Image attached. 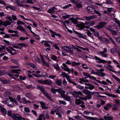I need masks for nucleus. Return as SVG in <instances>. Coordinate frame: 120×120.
Wrapping results in <instances>:
<instances>
[{
    "label": "nucleus",
    "mask_w": 120,
    "mask_h": 120,
    "mask_svg": "<svg viewBox=\"0 0 120 120\" xmlns=\"http://www.w3.org/2000/svg\"><path fill=\"white\" fill-rule=\"evenodd\" d=\"M13 98H11L7 99L6 101H2V103L4 104H6L9 107H13L15 105L13 103Z\"/></svg>",
    "instance_id": "nucleus-1"
},
{
    "label": "nucleus",
    "mask_w": 120,
    "mask_h": 120,
    "mask_svg": "<svg viewBox=\"0 0 120 120\" xmlns=\"http://www.w3.org/2000/svg\"><path fill=\"white\" fill-rule=\"evenodd\" d=\"M62 49L67 52L70 53L71 54H73V49L71 47L68 46H63L61 48Z\"/></svg>",
    "instance_id": "nucleus-2"
},
{
    "label": "nucleus",
    "mask_w": 120,
    "mask_h": 120,
    "mask_svg": "<svg viewBox=\"0 0 120 120\" xmlns=\"http://www.w3.org/2000/svg\"><path fill=\"white\" fill-rule=\"evenodd\" d=\"M104 71V68H102L99 69L97 70V72L95 74L98 75V76L103 77L105 75V73L103 72Z\"/></svg>",
    "instance_id": "nucleus-3"
},
{
    "label": "nucleus",
    "mask_w": 120,
    "mask_h": 120,
    "mask_svg": "<svg viewBox=\"0 0 120 120\" xmlns=\"http://www.w3.org/2000/svg\"><path fill=\"white\" fill-rule=\"evenodd\" d=\"M71 94L75 97L76 98H79L80 99H81L82 98L79 97V96H84L83 95L82 93L80 91H74L73 92H72L71 93Z\"/></svg>",
    "instance_id": "nucleus-4"
},
{
    "label": "nucleus",
    "mask_w": 120,
    "mask_h": 120,
    "mask_svg": "<svg viewBox=\"0 0 120 120\" xmlns=\"http://www.w3.org/2000/svg\"><path fill=\"white\" fill-rule=\"evenodd\" d=\"M82 116L86 119L90 120H104L103 118H101L99 119L96 117H93L86 116L82 114Z\"/></svg>",
    "instance_id": "nucleus-5"
},
{
    "label": "nucleus",
    "mask_w": 120,
    "mask_h": 120,
    "mask_svg": "<svg viewBox=\"0 0 120 120\" xmlns=\"http://www.w3.org/2000/svg\"><path fill=\"white\" fill-rule=\"evenodd\" d=\"M106 24V22H101L99 23L98 25L97 26H95V27L99 29H100L105 26Z\"/></svg>",
    "instance_id": "nucleus-6"
},
{
    "label": "nucleus",
    "mask_w": 120,
    "mask_h": 120,
    "mask_svg": "<svg viewBox=\"0 0 120 120\" xmlns=\"http://www.w3.org/2000/svg\"><path fill=\"white\" fill-rule=\"evenodd\" d=\"M10 93L8 91H7L3 95V97L5 99L10 98H12L10 97Z\"/></svg>",
    "instance_id": "nucleus-7"
},
{
    "label": "nucleus",
    "mask_w": 120,
    "mask_h": 120,
    "mask_svg": "<svg viewBox=\"0 0 120 120\" xmlns=\"http://www.w3.org/2000/svg\"><path fill=\"white\" fill-rule=\"evenodd\" d=\"M97 17L96 15H93L89 16H84L83 17L84 19L87 20H91Z\"/></svg>",
    "instance_id": "nucleus-8"
},
{
    "label": "nucleus",
    "mask_w": 120,
    "mask_h": 120,
    "mask_svg": "<svg viewBox=\"0 0 120 120\" xmlns=\"http://www.w3.org/2000/svg\"><path fill=\"white\" fill-rule=\"evenodd\" d=\"M61 67L63 69H64V71L70 73V69L65 64H63L61 66Z\"/></svg>",
    "instance_id": "nucleus-9"
},
{
    "label": "nucleus",
    "mask_w": 120,
    "mask_h": 120,
    "mask_svg": "<svg viewBox=\"0 0 120 120\" xmlns=\"http://www.w3.org/2000/svg\"><path fill=\"white\" fill-rule=\"evenodd\" d=\"M49 30L51 32V34L52 37L54 38L55 37V35L58 36L59 37H61L59 33L57 34L56 32H54L53 31L51 30Z\"/></svg>",
    "instance_id": "nucleus-10"
},
{
    "label": "nucleus",
    "mask_w": 120,
    "mask_h": 120,
    "mask_svg": "<svg viewBox=\"0 0 120 120\" xmlns=\"http://www.w3.org/2000/svg\"><path fill=\"white\" fill-rule=\"evenodd\" d=\"M57 9V8L53 7L49 9L47 11L48 13L51 14L54 13L55 10H56Z\"/></svg>",
    "instance_id": "nucleus-11"
},
{
    "label": "nucleus",
    "mask_w": 120,
    "mask_h": 120,
    "mask_svg": "<svg viewBox=\"0 0 120 120\" xmlns=\"http://www.w3.org/2000/svg\"><path fill=\"white\" fill-rule=\"evenodd\" d=\"M10 22L8 21L5 22L2 21L1 20H0V26L1 25H4L5 26H6L8 25L11 24Z\"/></svg>",
    "instance_id": "nucleus-12"
},
{
    "label": "nucleus",
    "mask_w": 120,
    "mask_h": 120,
    "mask_svg": "<svg viewBox=\"0 0 120 120\" xmlns=\"http://www.w3.org/2000/svg\"><path fill=\"white\" fill-rule=\"evenodd\" d=\"M76 46H73V47L74 49L76 50L78 52H81L82 51V50H81L79 49V48L82 50H85V49L83 47L77 45H76Z\"/></svg>",
    "instance_id": "nucleus-13"
},
{
    "label": "nucleus",
    "mask_w": 120,
    "mask_h": 120,
    "mask_svg": "<svg viewBox=\"0 0 120 120\" xmlns=\"http://www.w3.org/2000/svg\"><path fill=\"white\" fill-rule=\"evenodd\" d=\"M12 117L16 120H20L22 118L21 116L19 114H16L13 115L12 116Z\"/></svg>",
    "instance_id": "nucleus-14"
},
{
    "label": "nucleus",
    "mask_w": 120,
    "mask_h": 120,
    "mask_svg": "<svg viewBox=\"0 0 120 120\" xmlns=\"http://www.w3.org/2000/svg\"><path fill=\"white\" fill-rule=\"evenodd\" d=\"M43 94L49 100L51 101H53V100L50 97L49 94L47 91H44L43 92Z\"/></svg>",
    "instance_id": "nucleus-15"
},
{
    "label": "nucleus",
    "mask_w": 120,
    "mask_h": 120,
    "mask_svg": "<svg viewBox=\"0 0 120 120\" xmlns=\"http://www.w3.org/2000/svg\"><path fill=\"white\" fill-rule=\"evenodd\" d=\"M95 23V22L94 21H89L87 22H85V24L86 25H89L90 26H92Z\"/></svg>",
    "instance_id": "nucleus-16"
},
{
    "label": "nucleus",
    "mask_w": 120,
    "mask_h": 120,
    "mask_svg": "<svg viewBox=\"0 0 120 120\" xmlns=\"http://www.w3.org/2000/svg\"><path fill=\"white\" fill-rule=\"evenodd\" d=\"M21 101L24 104H26L27 103H30L31 101H30L27 100L26 98L25 97H23Z\"/></svg>",
    "instance_id": "nucleus-17"
},
{
    "label": "nucleus",
    "mask_w": 120,
    "mask_h": 120,
    "mask_svg": "<svg viewBox=\"0 0 120 120\" xmlns=\"http://www.w3.org/2000/svg\"><path fill=\"white\" fill-rule=\"evenodd\" d=\"M41 43L43 44L44 45H45L47 47L50 48V47L51 46L50 45L48 44V41H43Z\"/></svg>",
    "instance_id": "nucleus-18"
},
{
    "label": "nucleus",
    "mask_w": 120,
    "mask_h": 120,
    "mask_svg": "<svg viewBox=\"0 0 120 120\" xmlns=\"http://www.w3.org/2000/svg\"><path fill=\"white\" fill-rule=\"evenodd\" d=\"M112 106V104L111 103H108L104 106V108L105 110H108Z\"/></svg>",
    "instance_id": "nucleus-19"
},
{
    "label": "nucleus",
    "mask_w": 120,
    "mask_h": 120,
    "mask_svg": "<svg viewBox=\"0 0 120 120\" xmlns=\"http://www.w3.org/2000/svg\"><path fill=\"white\" fill-rule=\"evenodd\" d=\"M87 9L89 11L90 13L92 14H94V9L90 6H88L87 8Z\"/></svg>",
    "instance_id": "nucleus-20"
},
{
    "label": "nucleus",
    "mask_w": 120,
    "mask_h": 120,
    "mask_svg": "<svg viewBox=\"0 0 120 120\" xmlns=\"http://www.w3.org/2000/svg\"><path fill=\"white\" fill-rule=\"evenodd\" d=\"M80 98L79 99H77L75 100V103L78 105H80L81 104H84L83 101H82L81 100Z\"/></svg>",
    "instance_id": "nucleus-21"
},
{
    "label": "nucleus",
    "mask_w": 120,
    "mask_h": 120,
    "mask_svg": "<svg viewBox=\"0 0 120 120\" xmlns=\"http://www.w3.org/2000/svg\"><path fill=\"white\" fill-rule=\"evenodd\" d=\"M57 92L61 94V96L62 95H64L65 93L64 91L61 88L57 89Z\"/></svg>",
    "instance_id": "nucleus-22"
},
{
    "label": "nucleus",
    "mask_w": 120,
    "mask_h": 120,
    "mask_svg": "<svg viewBox=\"0 0 120 120\" xmlns=\"http://www.w3.org/2000/svg\"><path fill=\"white\" fill-rule=\"evenodd\" d=\"M16 28L21 31L26 32V30L24 27L20 25L16 27Z\"/></svg>",
    "instance_id": "nucleus-23"
},
{
    "label": "nucleus",
    "mask_w": 120,
    "mask_h": 120,
    "mask_svg": "<svg viewBox=\"0 0 120 120\" xmlns=\"http://www.w3.org/2000/svg\"><path fill=\"white\" fill-rule=\"evenodd\" d=\"M61 75L63 77H66L68 81L70 78L68 75L64 72H62Z\"/></svg>",
    "instance_id": "nucleus-24"
},
{
    "label": "nucleus",
    "mask_w": 120,
    "mask_h": 120,
    "mask_svg": "<svg viewBox=\"0 0 120 120\" xmlns=\"http://www.w3.org/2000/svg\"><path fill=\"white\" fill-rule=\"evenodd\" d=\"M52 83V81L50 79H47L44 80V84L49 85Z\"/></svg>",
    "instance_id": "nucleus-25"
},
{
    "label": "nucleus",
    "mask_w": 120,
    "mask_h": 120,
    "mask_svg": "<svg viewBox=\"0 0 120 120\" xmlns=\"http://www.w3.org/2000/svg\"><path fill=\"white\" fill-rule=\"evenodd\" d=\"M87 96L85 97L82 98L81 99L85 100H87V99H90L91 98L92 96L90 94H87Z\"/></svg>",
    "instance_id": "nucleus-26"
},
{
    "label": "nucleus",
    "mask_w": 120,
    "mask_h": 120,
    "mask_svg": "<svg viewBox=\"0 0 120 120\" xmlns=\"http://www.w3.org/2000/svg\"><path fill=\"white\" fill-rule=\"evenodd\" d=\"M91 58L94 59H95L96 60L98 61V62L99 63H101V59L100 58H99L96 56H91Z\"/></svg>",
    "instance_id": "nucleus-27"
},
{
    "label": "nucleus",
    "mask_w": 120,
    "mask_h": 120,
    "mask_svg": "<svg viewBox=\"0 0 120 120\" xmlns=\"http://www.w3.org/2000/svg\"><path fill=\"white\" fill-rule=\"evenodd\" d=\"M21 71V70L20 69H13L11 70V72L12 73H15L17 74H20V73L19 72Z\"/></svg>",
    "instance_id": "nucleus-28"
},
{
    "label": "nucleus",
    "mask_w": 120,
    "mask_h": 120,
    "mask_svg": "<svg viewBox=\"0 0 120 120\" xmlns=\"http://www.w3.org/2000/svg\"><path fill=\"white\" fill-rule=\"evenodd\" d=\"M69 20L71 21V22L74 24H76L78 23L77 20L75 19L74 17L70 18L69 19Z\"/></svg>",
    "instance_id": "nucleus-29"
},
{
    "label": "nucleus",
    "mask_w": 120,
    "mask_h": 120,
    "mask_svg": "<svg viewBox=\"0 0 120 120\" xmlns=\"http://www.w3.org/2000/svg\"><path fill=\"white\" fill-rule=\"evenodd\" d=\"M107 67H106V69L109 71H112L114 69L113 66L110 64H108L107 65Z\"/></svg>",
    "instance_id": "nucleus-30"
},
{
    "label": "nucleus",
    "mask_w": 120,
    "mask_h": 120,
    "mask_svg": "<svg viewBox=\"0 0 120 120\" xmlns=\"http://www.w3.org/2000/svg\"><path fill=\"white\" fill-rule=\"evenodd\" d=\"M61 97L64 99L65 100L67 101H69L70 100L71 98L69 96L64 95H62Z\"/></svg>",
    "instance_id": "nucleus-31"
},
{
    "label": "nucleus",
    "mask_w": 120,
    "mask_h": 120,
    "mask_svg": "<svg viewBox=\"0 0 120 120\" xmlns=\"http://www.w3.org/2000/svg\"><path fill=\"white\" fill-rule=\"evenodd\" d=\"M44 116V115L41 114L39 116V118H37L36 120H45V118Z\"/></svg>",
    "instance_id": "nucleus-32"
},
{
    "label": "nucleus",
    "mask_w": 120,
    "mask_h": 120,
    "mask_svg": "<svg viewBox=\"0 0 120 120\" xmlns=\"http://www.w3.org/2000/svg\"><path fill=\"white\" fill-rule=\"evenodd\" d=\"M1 112L4 116H5L7 112L5 108L3 107L1 109Z\"/></svg>",
    "instance_id": "nucleus-33"
},
{
    "label": "nucleus",
    "mask_w": 120,
    "mask_h": 120,
    "mask_svg": "<svg viewBox=\"0 0 120 120\" xmlns=\"http://www.w3.org/2000/svg\"><path fill=\"white\" fill-rule=\"evenodd\" d=\"M27 64L28 65H30L32 68H33L34 69L36 70H37V68L34 64L30 63H27Z\"/></svg>",
    "instance_id": "nucleus-34"
},
{
    "label": "nucleus",
    "mask_w": 120,
    "mask_h": 120,
    "mask_svg": "<svg viewBox=\"0 0 120 120\" xmlns=\"http://www.w3.org/2000/svg\"><path fill=\"white\" fill-rule=\"evenodd\" d=\"M87 34V35L91 38L92 39H94V38L93 36L92 35V34L90 32V31H88L87 32H86Z\"/></svg>",
    "instance_id": "nucleus-35"
},
{
    "label": "nucleus",
    "mask_w": 120,
    "mask_h": 120,
    "mask_svg": "<svg viewBox=\"0 0 120 120\" xmlns=\"http://www.w3.org/2000/svg\"><path fill=\"white\" fill-rule=\"evenodd\" d=\"M93 33L95 36L96 37H98L99 39H101L102 37L101 36H99V34L97 31H95Z\"/></svg>",
    "instance_id": "nucleus-36"
},
{
    "label": "nucleus",
    "mask_w": 120,
    "mask_h": 120,
    "mask_svg": "<svg viewBox=\"0 0 120 120\" xmlns=\"http://www.w3.org/2000/svg\"><path fill=\"white\" fill-rule=\"evenodd\" d=\"M52 66L57 70H59L60 69L57 63L53 64Z\"/></svg>",
    "instance_id": "nucleus-37"
},
{
    "label": "nucleus",
    "mask_w": 120,
    "mask_h": 120,
    "mask_svg": "<svg viewBox=\"0 0 120 120\" xmlns=\"http://www.w3.org/2000/svg\"><path fill=\"white\" fill-rule=\"evenodd\" d=\"M15 2L20 7H23L24 5L20 3V0H15Z\"/></svg>",
    "instance_id": "nucleus-38"
},
{
    "label": "nucleus",
    "mask_w": 120,
    "mask_h": 120,
    "mask_svg": "<svg viewBox=\"0 0 120 120\" xmlns=\"http://www.w3.org/2000/svg\"><path fill=\"white\" fill-rule=\"evenodd\" d=\"M99 54L101 55L102 57H107L108 56V54L103 53V52H100Z\"/></svg>",
    "instance_id": "nucleus-39"
},
{
    "label": "nucleus",
    "mask_w": 120,
    "mask_h": 120,
    "mask_svg": "<svg viewBox=\"0 0 120 120\" xmlns=\"http://www.w3.org/2000/svg\"><path fill=\"white\" fill-rule=\"evenodd\" d=\"M104 117L105 120H112L113 119L112 117L107 116V115L105 116Z\"/></svg>",
    "instance_id": "nucleus-40"
},
{
    "label": "nucleus",
    "mask_w": 120,
    "mask_h": 120,
    "mask_svg": "<svg viewBox=\"0 0 120 120\" xmlns=\"http://www.w3.org/2000/svg\"><path fill=\"white\" fill-rule=\"evenodd\" d=\"M81 64V63L80 62H77L75 61H73L71 63V65L72 66H75L79 65Z\"/></svg>",
    "instance_id": "nucleus-41"
},
{
    "label": "nucleus",
    "mask_w": 120,
    "mask_h": 120,
    "mask_svg": "<svg viewBox=\"0 0 120 120\" xmlns=\"http://www.w3.org/2000/svg\"><path fill=\"white\" fill-rule=\"evenodd\" d=\"M5 47L4 46L1 45L0 47V52H4L5 50Z\"/></svg>",
    "instance_id": "nucleus-42"
},
{
    "label": "nucleus",
    "mask_w": 120,
    "mask_h": 120,
    "mask_svg": "<svg viewBox=\"0 0 120 120\" xmlns=\"http://www.w3.org/2000/svg\"><path fill=\"white\" fill-rule=\"evenodd\" d=\"M109 30L110 32L113 35H115L117 34L116 32L115 31L111 29H109Z\"/></svg>",
    "instance_id": "nucleus-43"
},
{
    "label": "nucleus",
    "mask_w": 120,
    "mask_h": 120,
    "mask_svg": "<svg viewBox=\"0 0 120 120\" xmlns=\"http://www.w3.org/2000/svg\"><path fill=\"white\" fill-rule=\"evenodd\" d=\"M56 84L57 85L60 86L61 84V81L60 79L59 80H56L55 82Z\"/></svg>",
    "instance_id": "nucleus-44"
},
{
    "label": "nucleus",
    "mask_w": 120,
    "mask_h": 120,
    "mask_svg": "<svg viewBox=\"0 0 120 120\" xmlns=\"http://www.w3.org/2000/svg\"><path fill=\"white\" fill-rule=\"evenodd\" d=\"M38 89L41 92H43L45 91L44 88L41 86H38L37 87Z\"/></svg>",
    "instance_id": "nucleus-45"
},
{
    "label": "nucleus",
    "mask_w": 120,
    "mask_h": 120,
    "mask_svg": "<svg viewBox=\"0 0 120 120\" xmlns=\"http://www.w3.org/2000/svg\"><path fill=\"white\" fill-rule=\"evenodd\" d=\"M107 63L108 64H111L112 63V62L110 60H109V61H106V60H103V59H101V63Z\"/></svg>",
    "instance_id": "nucleus-46"
},
{
    "label": "nucleus",
    "mask_w": 120,
    "mask_h": 120,
    "mask_svg": "<svg viewBox=\"0 0 120 120\" xmlns=\"http://www.w3.org/2000/svg\"><path fill=\"white\" fill-rule=\"evenodd\" d=\"M5 8L7 9H8L10 8L13 10H14L15 9L14 7L13 6H12L10 5L7 6L5 7Z\"/></svg>",
    "instance_id": "nucleus-47"
},
{
    "label": "nucleus",
    "mask_w": 120,
    "mask_h": 120,
    "mask_svg": "<svg viewBox=\"0 0 120 120\" xmlns=\"http://www.w3.org/2000/svg\"><path fill=\"white\" fill-rule=\"evenodd\" d=\"M83 92L84 93L86 94H90V92L87 90L85 89H84L83 90Z\"/></svg>",
    "instance_id": "nucleus-48"
},
{
    "label": "nucleus",
    "mask_w": 120,
    "mask_h": 120,
    "mask_svg": "<svg viewBox=\"0 0 120 120\" xmlns=\"http://www.w3.org/2000/svg\"><path fill=\"white\" fill-rule=\"evenodd\" d=\"M11 48V47L10 46H9L8 47H6V50L11 54H14L12 53V51Z\"/></svg>",
    "instance_id": "nucleus-49"
},
{
    "label": "nucleus",
    "mask_w": 120,
    "mask_h": 120,
    "mask_svg": "<svg viewBox=\"0 0 120 120\" xmlns=\"http://www.w3.org/2000/svg\"><path fill=\"white\" fill-rule=\"evenodd\" d=\"M68 81L69 82V83L72 84L74 86H76L77 85V84L76 83L74 82L73 81L71 80L70 78L69 79H68Z\"/></svg>",
    "instance_id": "nucleus-50"
},
{
    "label": "nucleus",
    "mask_w": 120,
    "mask_h": 120,
    "mask_svg": "<svg viewBox=\"0 0 120 120\" xmlns=\"http://www.w3.org/2000/svg\"><path fill=\"white\" fill-rule=\"evenodd\" d=\"M106 94L109 97H112L114 98H116L117 97V96L114 94H111L106 93Z\"/></svg>",
    "instance_id": "nucleus-51"
},
{
    "label": "nucleus",
    "mask_w": 120,
    "mask_h": 120,
    "mask_svg": "<svg viewBox=\"0 0 120 120\" xmlns=\"http://www.w3.org/2000/svg\"><path fill=\"white\" fill-rule=\"evenodd\" d=\"M18 45H19L21 46L22 47H26L28 46L25 43H19L18 44Z\"/></svg>",
    "instance_id": "nucleus-52"
},
{
    "label": "nucleus",
    "mask_w": 120,
    "mask_h": 120,
    "mask_svg": "<svg viewBox=\"0 0 120 120\" xmlns=\"http://www.w3.org/2000/svg\"><path fill=\"white\" fill-rule=\"evenodd\" d=\"M1 82L4 84H6L9 83L10 82V81L9 80H0Z\"/></svg>",
    "instance_id": "nucleus-53"
},
{
    "label": "nucleus",
    "mask_w": 120,
    "mask_h": 120,
    "mask_svg": "<svg viewBox=\"0 0 120 120\" xmlns=\"http://www.w3.org/2000/svg\"><path fill=\"white\" fill-rule=\"evenodd\" d=\"M25 95L28 98H31L33 96L32 94L30 93H26L25 94Z\"/></svg>",
    "instance_id": "nucleus-54"
},
{
    "label": "nucleus",
    "mask_w": 120,
    "mask_h": 120,
    "mask_svg": "<svg viewBox=\"0 0 120 120\" xmlns=\"http://www.w3.org/2000/svg\"><path fill=\"white\" fill-rule=\"evenodd\" d=\"M8 31L10 33H14L16 34H17L18 33V32L17 30H8Z\"/></svg>",
    "instance_id": "nucleus-55"
},
{
    "label": "nucleus",
    "mask_w": 120,
    "mask_h": 120,
    "mask_svg": "<svg viewBox=\"0 0 120 120\" xmlns=\"http://www.w3.org/2000/svg\"><path fill=\"white\" fill-rule=\"evenodd\" d=\"M29 39V38L28 37H20L19 38V39L21 41H24L26 39Z\"/></svg>",
    "instance_id": "nucleus-56"
},
{
    "label": "nucleus",
    "mask_w": 120,
    "mask_h": 120,
    "mask_svg": "<svg viewBox=\"0 0 120 120\" xmlns=\"http://www.w3.org/2000/svg\"><path fill=\"white\" fill-rule=\"evenodd\" d=\"M53 47H54L55 49L59 50L60 49V48L58 46L57 44H54L53 45Z\"/></svg>",
    "instance_id": "nucleus-57"
},
{
    "label": "nucleus",
    "mask_w": 120,
    "mask_h": 120,
    "mask_svg": "<svg viewBox=\"0 0 120 120\" xmlns=\"http://www.w3.org/2000/svg\"><path fill=\"white\" fill-rule=\"evenodd\" d=\"M50 91L52 93H55L56 92H57V89L52 88L51 89Z\"/></svg>",
    "instance_id": "nucleus-58"
},
{
    "label": "nucleus",
    "mask_w": 120,
    "mask_h": 120,
    "mask_svg": "<svg viewBox=\"0 0 120 120\" xmlns=\"http://www.w3.org/2000/svg\"><path fill=\"white\" fill-rule=\"evenodd\" d=\"M51 59L53 60H56L57 58V57L55 55H52L51 57Z\"/></svg>",
    "instance_id": "nucleus-59"
},
{
    "label": "nucleus",
    "mask_w": 120,
    "mask_h": 120,
    "mask_svg": "<svg viewBox=\"0 0 120 120\" xmlns=\"http://www.w3.org/2000/svg\"><path fill=\"white\" fill-rule=\"evenodd\" d=\"M74 5H75L76 7L78 8H81L82 6V5L81 4L77 2H76Z\"/></svg>",
    "instance_id": "nucleus-60"
},
{
    "label": "nucleus",
    "mask_w": 120,
    "mask_h": 120,
    "mask_svg": "<svg viewBox=\"0 0 120 120\" xmlns=\"http://www.w3.org/2000/svg\"><path fill=\"white\" fill-rule=\"evenodd\" d=\"M17 100L19 101L20 103H22L21 100V97L19 95H17Z\"/></svg>",
    "instance_id": "nucleus-61"
},
{
    "label": "nucleus",
    "mask_w": 120,
    "mask_h": 120,
    "mask_svg": "<svg viewBox=\"0 0 120 120\" xmlns=\"http://www.w3.org/2000/svg\"><path fill=\"white\" fill-rule=\"evenodd\" d=\"M83 74L85 76H86V77H85V78H87L88 77H89L90 76L87 73L85 72H83Z\"/></svg>",
    "instance_id": "nucleus-62"
},
{
    "label": "nucleus",
    "mask_w": 120,
    "mask_h": 120,
    "mask_svg": "<svg viewBox=\"0 0 120 120\" xmlns=\"http://www.w3.org/2000/svg\"><path fill=\"white\" fill-rule=\"evenodd\" d=\"M40 56L42 62L43 64H45V61L44 60L43 56L42 55H40Z\"/></svg>",
    "instance_id": "nucleus-63"
},
{
    "label": "nucleus",
    "mask_w": 120,
    "mask_h": 120,
    "mask_svg": "<svg viewBox=\"0 0 120 120\" xmlns=\"http://www.w3.org/2000/svg\"><path fill=\"white\" fill-rule=\"evenodd\" d=\"M42 75H43V77L44 78L48 75V73L45 72H42Z\"/></svg>",
    "instance_id": "nucleus-64"
}]
</instances>
